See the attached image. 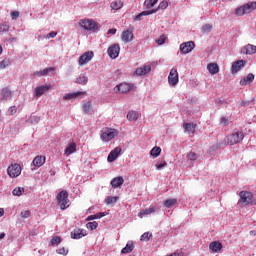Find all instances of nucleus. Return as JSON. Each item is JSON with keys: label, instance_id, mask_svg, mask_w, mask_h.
<instances>
[{"label": "nucleus", "instance_id": "obj_53", "mask_svg": "<svg viewBox=\"0 0 256 256\" xmlns=\"http://www.w3.org/2000/svg\"><path fill=\"white\" fill-rule=\"evenodd\" d=\"M55 37H57V32L52 31L45 36V39H55Z\"/></svg>", "mask_w": 256, "mask_h": 256}, {"label": "nucleus", "instance_id": "obj_20", "mask_svg": "<svg viewBox=\"0 0 256 256\" xmlns=\"http://www.w3.org/2000/svg\"><path fill=\"white\" fill-rule=\"evenodd\" d=\"M252 81H255V75H253V73H249L246 77L240 80V85H251Z\"/></svg>", "mask_w": 256, "mask_h": 256}, {"label": "nucleus", "instance_id": "obj_40", "mask_svg": "<svg viewBox=\"0 0 256 256\" xmlns=\"http://www.w3.org/2000/svg\"><path fill=\"white\" fill-rule=\"evenodd\" d=\"M87 229H90V231H95V229H97V227H99V223H97V221H93V222H88L86 224Z\"/></svg>", "mask_w": 256, "mask_h": 256}, {"label": "nucleus", "instance_id": "obj_49", "mask_svg": "<svg viewBox=\"0 0 256 256\" xmlns=\"http://www.w3.org/2000/svg\"><path fill=\"white\" fill-rule=\"evenodd\" d=\"M61 243V237L56 236L51 239V245H59Z\"/></svg>", "mask_w": 256, "mask_h": 256}, {"label": "nucleus", "instance_id": "obj_27", "mask_svg": "<svg viewBox=\"0 0 256 256\" xmlns=\"http://www.w3.org/2000/svg\"><path fill=\"white\" fill-rule=\"evenodd\" d=\"M1 101H7L11 99V90L9 88H4L0 95Z\"/></svg>", "mask_w": 256, "mask_h": 256}, {"label": "nucleus", "instance_id": "obj_32", "mask_svg": "<svg viewBox=\"0 0 256 256\" xmlns=\"http://www.w3.org/2000/svg\"><path fill=\"white\" fill-rule=\"evenodd\" d=\"M184 127V132L191 134V133H195V126L191 123H184L183 124Z\"/></svg>", "mask_w": 256, "mask_h": 256}, {"label": "nucleus", "instance_id": "obj_43", "mask_svg": "<svg viewBox=\"0 0 256 256\" xmlns=\"http://www.w3.org/2000/svg\"><path fill=\"white\" fill-rule=\"evenodd\" d=\"M198 158H199V156H198L197 153H195V152H189V153L187 154V159H188L189 161H197Z\"/></svg>", "mask_w": 256, "mask_h": 256}, {"label": "nucleus", "instance_id": "obj_7", "mask_svg": "<svg viewBox=\"0 0 256 256\" xmlns=\"http://www.w3.org/2000/svg\"><path fill=\"white\" fill-rule=\"evenodd\" d=\"M133 87H135L134 84H129V83H120L119 85L114 87V91L115 93H129V91H131V89H133Z\"/></svg>", "mask_w": 256, "mask_h": 256}, {"label": "nucleus", "instance_id": "obj_29", "mask_svg": "<svg viewBox=\"0 0 256 256\" xmlns=\"http://www.w3.org/2000/svg\"><path fill=\"white\" fill-rule=\"evenodd\" d=\"M157 209L155 207L146 208L138 213V217H145L147 215H151V213H155Z\"/></svg>", "mask_w": 256, "mask_h": 256}, {"label": "nucleus", "instance_id": "obj_2", "mask_svg": "<svg viewBox=\"0 0 256 256\" xmlns=\"http://www.w3.org/2000/svg\"><path fill=\"white\" fill-rule=\"evenodd\" d=\"M57 203L62 211L69 207V192L62 190L56 196Z\"/></svg>", "mask_w": 256, "mask_h": 256}, {"label": "nucleus", "instance_id": "obj_64", "mask_svg": "<svg viewBox=\"0 0 256 256\" xmlns=\"http://www.w3.org/2000/svg\"><path fill=\"white\" fill-rule=\"evenodd\" d=\"M34 75H38L39 77H43V75H41V71L34 72Z\"/></svg>", "mask_w": 256, "mask_h": 256}, {"label": "nucleus", "instance_id": "obj_44", "mask_svg": "<svg viewBox=\"0 0 256 256\" xmlns=\"http://www.w3.org/2000/svg\"><path fill=\"white\" fill-rule=\"evenodd\" d=\"M83 111L86 114H89L91 112V101H88V102L83 104Z\"/></svg>", "mask_w": 256, "mask_h": 256}, {"label": "nucleus", "instance_id": "obj_38", "mask_svg": "<svg viewBox=\"0 0 256 256\" xmlns=\"http://www.w3.org/2000/svg\"><path fill=\"white\" fill-rule=\"evenodd\" d=\"M150 155L152 157H159V155H161V147L155 146L154 148H152V150L150 151Z\"/></svg>", "mask_w": 256, "mask_h": 256}, {"label": "nucleus", "instance_id": "obj_45", "mask_svg": "<svg viewBox=\"0 0 256 256\" xmlns=\"http://www.w3.org/2000/svg\"><path fill=\"white\" fill-rule=\"evenodd\" d=\"M211 29H213L211 24H205L202 26V33H211Z\"/></svg>", "mask_w": 256, "mask_h": 256}, {"label": "nucleus", "instance_id": "obj_59", "mask_svg": "<svg viewBox=\"0 0 256 256\" xmlns=\"http://www.w3.org/2000/svg\"><path fill=\"white\" fill-rule=\"evenodd\" d=\"M251 105V101H242L241 102V107H249Z\"/></svg>", "mask_w": 256, "mask_h": 256}, {"label": "nucleus", "instance_id": "obj_13", "mask_svg": "<svg viewBox=\"0 0 256 256\" xmlns=\"http://www.w3.org/2000/svg\"><path fill=\"white\" fill-rule=\"evenodd\" d=\"M239 195L242 205H249L253 201V194L251 192L241 191Z\"/></svg>", "mask_w": 256, "mask_h": 256}, {"label": "nucleus", "instance_id": "obj_5", "mask_svg": "<svg viewBox=\"0 0 256 256\" xmlns=\"http://www.w3.org/2000/svg\"><path fill=\"white\" fill-rule=\"evenodd\" d=\"M244 137L245 135L243 134V132H235L226 137V143L227 145H237L238 143L243 141Z\"/></svg>", "mask_w": 256, "mask_h": 256}, {"label": "nucleus", "instance_id": "obj_9", "mask_svg": "<svg viewBox=\"0 0 256 256\" xmlns=\"http://www.w3.org/2000/svg\"><path fill=\"white\" fill-rule=\"evenodd\" d=\"M120 51L121 47L119 46V44H113L108 48L107 53L110 59H117L119 57Z\"/></svg>", "mask_w": 256, "mask_h": 256}, {"label": "nucleus", "instance_id": "obj_16", "mask_svg": "<svg viewBox=\"0 0 256 256\" xmlns=\"http://www.w3.org/2000/svg\"><path fill=\"white\" fill-rule=\"evenodd\" d=\"M135 35L131 30L123 31L121 34V39L124 43H131L133 41Z\"/></svg>", "mask_w": 256, "mask_h": 256}, {"label": "nucleus", "instance_id": "obj_18", "mask_svg": "<svg viewBox=\"0 0 256 256\" xmlns=\"http://www.w3.org/2000/svg\"><path fill=\"white\" fill-rule=\"evenodd\" d=\"M157 11H159V9L143 11L134 18V21H141L143 19V17H147V15H154V13H157Z\"/></svg>", "mask_w": 256, "mask_h": 256}, {"label": "nucleus", "instance_id": "obj_42", "mask_svg": "<svg viewBox=\"0 0 256 256\" xmlns=\"http://www.w3.org/2000/svg\"><path fill=\"white\" fill-rule=\"evenodd\" d=\"M9 24L7 23H0V35H3V33H7L9 31Z\"/></svg>", "mask_w": 256, "mask_h": 256}, {"label": "nucleus", "instance_id": "obj_48", "mask_svg": "<svg viewBox=\"0 0 256 256\" xmlns=\"http://www.w3.org/2000/svg\"><path fill=\"white\" fill-rule=\"evenodd\" d=\"M51 71H55V68H53V67L45 68L43 71H41L42 77L45 75H49V73H51Z\"/></svg>", "mask_w": 256, "mask_h": 256}, {"label": "nucleus", "instance_id": "obj_41", "mask_svg": "<svg viewBox=\"0 0 256 256\" xmlns=\"http://www.w3.org/2000/svg\"><path fill=\"white\" fill-rule=\"evenodd\" d=\"M11 65V61L9 58H5L4 60L0 61V69H6V67H9Z\"/></svg>", "mask_w": 256, "mask_h": 256}, {"label": "nucleus", "instance_id": "obj_34", "mask_svg": "<svg viewBox=\"0 0 256 256\" xmlns=\"http://www.w3.org/2000/svg\"><path fill=\"white\" fill-rule=\"evenodd\" d=\"M111 9H113L114 11H119V9H121L123 7V2H121V0L118 1H113L110 4Z\"/></svg>", "mask_w": 256, "mask_h": 256}, {"label": "nucleus", "instance_id": "obj_31", "mask_svg": "<svg viewBox=\"0 0 256 256\" xmlns=\"http://www.w3.org/2000/svg\"><path fill=\"white\" fill-rule=\"evenodd\" d=\"M127 119L129 121H137L139 119V113L137 111H129L127 114Z\"/></svg>", "mask_w": 256, "mask_h": 256}, {"label": "nucleus", "instance_id": "obj_60", "mask_svg": "<svg viewBox=\"0 0 256 256\" xmlns=\"http://www.w3.org/2000/svg\"><path fill=\"white\" fill-rule=\"evenodd\" d=\"M115 33H117V29H115V28L108 30V35H115Z\"/></svg>", "mask_w": 256, "mask_h": 256}, {"label": "nucleus", "instance_id": "obj_35", "mask_svg": "<svg viewBox=\"0 0 256 256\" xmlns=\"http://www.w3.org/2000/svg\"><path fill=\"white\" fill-rule=\"evenodd\" d=\"M158 1L159 0H145L144 6L146 7V9H152V7H155V5H157Z\"/></svg>", "mask_w": 256, "mask_h": 256}, {"label": "nucleus", "instance_id": "obj_25", "mask_svg": "<svg viewBox=\"0 0 256 256\" xmlns=\"http://www.w3.org/2000/svg\"><path fill=\"white\" fill-rule=\"evenodd\" d=\"M207 70L210 75H217L219 73V65L217 63H210L207 65Z\"/></svg>", "mask_w": 256, "mask_h": 256}, {"label": "nucleus", "instance_id": "obj_30", "mask_svg": "<svg viewBox=\"0 0 256 256\" xmlns=\"http://www.w3.org/2000/svg\"><path fill=\"white\" fill-rule=\"evenodd\" d=\"M81 95H85V92H74V93H68L65 94L63 99L68 100V99H77V97H81Z\"/></svg>", "mask_w": 256, "mask_h": 256}, {"label": "nucleus", "instance_id": "obj_21", "mask_svg": "<svg viewBox=\"0 0 256 256\" xmlns=\"http://www.w3.org/2000/svg\"><path fill=\"white\" fill-rule=\"evenodd\" d=\"M125 183V180L122 176L115 177L111 180L110 184L112 185L113 189H117V187H121Z\"/></svg>", "mask_w": 256, "mask_h": 256}, {"label": "nucleus", "instance_id": "obj_1", "mask_svg": "<svg viewBox=\"0 0 256 256\" xmlns=\"http://www.w3.org/2000/svg\"><path fill=\"white\" fill-rule=\"evenodd\" d=\"M255 9H256V2H248L243 6L236 8L234 15H236V17H243V15L252 13V11H255Z\"/></svg>", "mask_w": 256, "mask_h": 256}, {"label": "nucleus", "instance_id": "obj_6", "mask_svg": "<svg viewBox=\"0 0 256 256\" xmlns=\"http://www.w3.org/2000/svg\"><path fill=\"white\" fill-rule=\"evenodd\" d=\"M7 173L11 179H15L21 175V165L18 163L12 164L7 168Z\"/></svg>", "mask_w": 256, "mask_h": 256}, {"label": "nucleus", "instance_id": "obj_51", "mask_svg": "<svg viewBox=\"0 0 256 256\" xmlns=\"http://www.w3.org/2000/svg\"><path fill=\"white\" fill-rule=\"evenodd\" d=\"M165 41H167V38L165 37V35H162L156 40V43H158V45H163Z\"/></svg>", "mask_w": 256, "mask_h": 256}, {"label": "nucleus", "instance_id": "obj_15", "mask_svg": "<svg viewBox=\"0 0 256 256\" xmlns=\"http://www.w3.org/2000/svg\"><path fill=\"white\" fill-rule=\"evenodd\" d=\"M87 231L81 228H76L71 232L72 239H82V237H86Z\"/></svg>", "mask_w": 256, "mask_h": 256}, {"label": "nucleus", "instance_id": "obj_50", "mask_svg": "<svg viewBox=\"0 0 256 256\" xmlns=\"http://www.w3.org/2000/svg\"><path fill=\"white\" fill-rule=\"evenodd\" d=\"M15 113H17V106H12L7 111V115H15Z\"/></svg>", "mask_w": 256, "mask_h": 256}, {"label": "nucleus", "instance_id": "obj_26", "mask_svg": "<svg viewBox=\"0 0 256 256\" xmlns=\"http://www.w3.org/2000/svg\"><path fill=\"white\" fill-rule=\"evenodd\" d=\"M135 249V245H133V241H128L126 246L121 250L122 255L127 253H131Z\"/></svg>", "mask_w": 256, "mask_h": 256}, {"label": "nucleus", "instance_id": "obj_58", "mask_svg": "<svg viewBox=\"0 0 256 256\" xmlns=\"http://www.w3.org/2000/svg\"><path fill=\"white\" fill-rule=\"evenodd\" d=\"M164 167H167V162H163L162 164H156V169L158 171L163 170Z\"/></svg>", "mask_w": 256, "mask_h": 256}, {"label": "nucleus", "instance_id": "obj_56", "mask_svg": "<svg viewBox=\"0 0 256 256\" xmlns=\"http://www.w3.org/2000/svg\"><path fill=\"white\" fill-rule=\"evenodd\" d=\"M57 253L59 255H67V253H69V250H66L65 247H63V248L58 249Z\"/></svg>", "mask_w": 256, "mask_h": 256}, {"label": "nucleus", "instance_id": "obj_22", "mask_svg": "<svg viewBox=\"0 0 256 256\" xmlns=\"http://www.w3.org/2000/svg\"><path fill=\"white\" fill-rule=\"evenodd\" d=\"M209 249L210 251H212V253H218V251H221L223 249V244H221L220 242L214 241L210 243Z\"/></svg>", "mask_w": 256, "mask_h": 256}, {"label": "nucleus", "instance_id": "obj_62", "mask_svg": "<svg viewBox=\"0 0 256 256\" xmlns=\"http://www.w3.org/2000/svg\"><path fill=\"white\" fill-rule=\"evenodd\" d=\"M95 215H90L87 217L86 221H94Z\"/></svg>", "mask_w": 256, "mask_h": 256}, {"label": "nucleus", "instance_id": "obj_55", "mask_svg": "<svg viewBox=\"0 0 256 256\" xmlns=\"http://www.w3.org/2000/svg\"><path fill=\"white\" fill-rule=\"evenodd\" d=\"M220 124H221L223 127H227V125H229V120H227V117L223 116V117L221 118Z\"/></svg>", "mask_w": 256, "mask_h": 256}, {"label": "nucleus", "instance_id": "obj_54", "mask_svg": "<svg viewBox=\"0 0 256 256\" xmlns=\"http://www.w3.org/2000/svg\"><path fill=\"white\" fill-rule=\"evenodd\" d=\"M11 19L13 21H17V19H19V11H12L11 12Z\"/></svg>", "mask_w": 256, "mask_h": 256}, {"label": "nucleus", "instance_id": "obj_47", "mask_svg": "<svg viewBox=\"0 0 256 256\" xmlns=\"http://www.w3.org/2000/svg\"><path fill=\"white\" fill-rule=\"evenodd\" d=\"M151 236H152V235H151L149 232H145L144 234L141 235L140 241H149V238H150Z\"/></svg>", "mask_w": 256, "mask_h": 256}, {"label": "nucleus", "instance_id": "obj_4", "mask_svg": "<svg viewBox=\"0 0 256 256\" xmlns=\"http://www.w3.org/2000/svg\"><path fill=\"white\" fill-rule=\"evenodd\" d=\"M79 25L85 31H94L95 32V31L99 30V24H97L93 20H89V19L80 20Z\"/></svg>", "mask_w": 256, "mask_h": 256}, {"label": "nucleus", "instance_id": "obj_10", "mask_svg": "<svg viewBox=\"0 0 256 256\" xmlns=\"http://www.w3.org/2000/svg\"><path fill=\"white\" fill-rule=\"evenodd\" d=\"M93 57H94L93 52L91 51L85 52L80 56L78 60V65H80V67H83V65H87V63H89V61H91Z\"/></svg>", "mask_w": 256, "mask_h": 256}, {"label": "nucleus", "instance_id": "obj_17", "mask_svg": "<svg viewBox=\"0 0 256 256\" xmlns=\"http://www.w3.org/2000/svg\"><path fill=\"white\" fill-rule=\"evenodd\" d=\"M241 67H245V60H238L232 64L231 73L235 75V73H239Z\"/></svg>", "mask_w": 256, "mask_h": 256}, {"label": "nucleus", "instance_id": "obj_3", "mask_svg": "<svg viewBox=\"0 0 256 256\" xmlns=\"http://www.w3.org/2000/svg\"><path fill=\"white\" fill-rule=\"evenodd\" d=\"M117 135H119V131H117L116 129L104 128L101 131L100 139L102 141H104L105 143H107L109 141H113V139H115V137H117Z\"/></svg>", "mask_w": 256, "mask_h": 256}, {"label": "nucleus", "instance_id": "obj_33", "mask_svg": "<svg viewBox=\"0 0 256 256\" xmlns=\"http://www.w3.org/2000/svg\"><path fill=\"white\" fill-rule=\"evenodd\" d=\"M177 203V199L175 198H170V199H166L163 202L164 207H166V209H171V207H173V205H175Z\"/></svg>", "mask_w": 256, "mask_h": 256}, {"label": "nucleus", "instance_id": "obj_36", "mask_svg": "<svg viewBox=\"0 0 256 256\" xmlns=\"http://www.w3.org/2000/svg\"><path fill=\"white\" fill-rule=\"evenodd\" d=\"M23 193H25V188H23V187H17L12 191V195H14L16 197H21V195H23Z\"/></svg>", "mask_w": 256, "mask_h": 256}, {"label": "nucleus", "instance_id": "obj_46", "mask_svg": "<svg viewBox=\"0 0 256 256\" xmlns=\"http://www.w3.org/2000/svg\"><path fill=\"white\" fill-rule=\"evenodd\" d=\"M20 216L22 217V219H29V217H31V212L29 210L22 211L20 213Z\"/></svg>", "mask_w": 256, "mask_h": 256}, {"label": "nucleus", "instance_id": "obj_37", "mask_svg": "<svg viewBox=\"0 0 256 256\" xmlns=\"http://www.w3.org/2000/svg\"><path fill=\"white\" fill-rule=\"evenodd\" d=\"M88 82L89 78L87 76H80L76 79V83H78V85H87Z\"/></svg>", "mask_w": 256, "mask_h": 256}, {"label": "nucleus", "instance_id": "obj_14", "mask_svg": "<svg viewBox=\"0 0 256 256\" xmlns=\"http://www.w3.org/2000/svg\"><path fill=\"white\" fill-rule=\"evenodd\" d=\"M121 147H116L114 148L108 155L107 157V161L108 163H113V161H115L117 159V157H119V155H121Z\"/></svg>", "mask_w": 256, "mask_h": 256}, {"label": "nucleus", "instance_id": "obj_57", "mask_svg": "<svg viewBox=\"0 0 256 256\" xmlns=\"http://www.w3.org/2000/svg\"><path fill=\"white\" fill-rule=\"evenodd\" d=\"M105 215H107V213L99 212V213L94 214V217H95V219H101V218L105 217Z\"/></svg>", "mask_w": 256, "mask_h": 256}, {"label": "nucleus", "instance_id": "obj_24", "mask_svg": "<svg viewBox=\"0 0 256 256\" xmlns=\"http://www.w3.org/2000/svg\"><path fill=\"white\" fill-rule=\"evenodd\" d=\"M32 164L34 167H43V165H45V156H36L33 159Z\"/></svg>", "mask_w": 256, "mask_h": 256}, {"label": "nucleus", "instance_id": "obj_63", "mask_svg": "<svg viewBox=\"0 0 256 256\" xmlns=\"http://www.w3.org/2000/svg\"><path fill=\"white\" fill-rule=\"evenodd\" d=\"M27 123L37 124L39 123V120H27Z\"/></svg>", "mask_w": 256, "mask_h": 256}, {"label": "nucleus", "instance_id": "obj_23", "mask_svg": "<svg viewBox=\"0 0 256 256\" xmlns=\"http://www.w3.org/2000/svg\"><path fill=\"white\" fill-rule=\"evenodd\" d=\"M147 73H151V66L150 65H146L144 67L137 68L136 71H135V74L138 75V76L147 75Z\"/></svg>", "mask_w": 256, "mask_h": 256}, {"label": "nucleus", "instance_id": "obj_61", "mask_svg": "<svg viewBox=\"0 0 256 256\" xmlns=\"http://www.w3.org/2000/svg\"><path fill=\"white\" fill-rule=\"evenodd\" d=\"M217 149H219V146L217 144L213 145L211 148H210V153H213V151H217Z\"/></svg>", "mask_w": 256, "mask_h": 256}, {"label": "nucleus", "instance_id": "obj_39", "mask_svg": "<svg viewBox=\"0 0 256 256\" xmlns=\"http://www.w3.org/2000/svg\"><path fill=\"white\" fill-rule=\"evenodd\" d=\"M119 201V197L117 196H110L106 198L105 203L106 205H113V203H117Z\"/></svg>", "mask_w": 256, "mask_h": 256}, {"label": "nucleus", "instance_id": "obj_8", "mask_svg": "<svg viewBox=\"0 0 256 256\" xmlns=\"http://www.w3.org/2000/svg\"><path fill=\"white\" fill-rule=\"evenodd\" d=\"M193 49H195V42L193 41L184 42L180 45V51L182 55H187V53H191Z\"/></svg>", "mask_w": 256, "mask_h": 256}, {"label": "nucleus", "instance_id": "obj_28", "mask_svg": "<svg viewBox=\"0 0 256 256\" xmlns=\"http://www.w3.org/2000/svg\"><path fill=\"white\" fill-rule=\"evenodd\" d=\"M75 151H77V146L75 145V143H70L69 146L65 149L64 155H67V157H69V155H73Z\"/></svg>", "mask_w": 256, "mask_h": 256}, {"label": "nucleus", "instance_id": "obj_11", "mask_svg": "<svg viewBox=\"0 0 256 256\" xmlns=\"http://www.w3.org/2000/svg\"><path fill=\"white\" fill-rule=\"evenodd\" d=\"M168 83L169 85L175 86L177 83H179V73L177 72V69L172 68L170 70L169 76H168Z\"/></svg>", "mask_w": 256, "mask_h": 256}, {"label": "nucleus", "instance_id": "obj_19", "mask_svg": "<svg viewBox=\"0 0 256 256\" xmlns=\"http://www.w3.org/2000/svg\"><path fill=\"white\" fill-rule=\"evenodd\" d=\"M242 53L245 55H255L256 53V46L253 44H248L244 48H242Z\"/></svg>", "mask_w": 256, "mask_h": 256}, {"label": "nucleus", "instance_id": "obj_12", "mask_svg": "<svg viewBox=\"0 0 256 256\" xmlns=\"http://www.w3.org/2000/svg\"><path fill=\"white\" fill-rule=\"evenodd\" d=\"M49 89H51V85L49 84L38 86L34 89V96L39 98L42 95H45V93H48Z\"/></svg>", "mask_w": 256, "mask_h": 256}, {"label": "nucleus", "instance_id": "obj_52", "mask_svg": "<svg viewBox=\"0 0 256 256\" xmlns=\"http://www.w3.org/2000/svg\"><path fill=\"white\" fill-rule=\"evenodd\" d=\"M167 7H169V3L166 0H164L160 2L158 9H167Z\"/></svg>", "mask_w": 256, "mask_h": 256}]
</instances>
